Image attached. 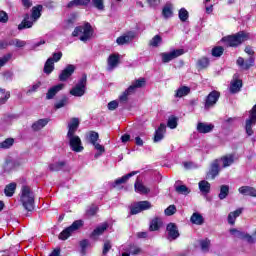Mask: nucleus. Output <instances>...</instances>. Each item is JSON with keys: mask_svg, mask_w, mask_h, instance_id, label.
Wrapping results in <instances>:
<instances>
[{"mask_svg": "<svg viewBox=\"0 0 256 256\" xmlns=\"http://www.w3.org/2000/svg\"><path fill=\"white\" fill-rule=\"evenodd\" d=\"M15 45V47H18L21 49V47H25L27 45V42L19 39H12V40H1L0 41V50L1 49H7V47H11Z\"/></svg>", "mask_w": 256, "mask_h": 256, "instance_id": "9d476101", "label": "nucleus"}, {"mask_svg": "<svg viewBox=\"0 0 256 256\" xmlns=\"http://www.w3.org/2000/svg\"><path fill=\"white\" fill-rule=\"evenodd\" d=\"M249 39V33L239 31L236 34L222 37L221 41L222 43H226L227 47H239V45H243V43H245V41H249Z\"/></svg>", "mask_w": 256, "mask_h": 256, "instance_id": "f257e3e1", "label": "nucleus"}, {"mask_svg": "<svg viewBox=\"0 0 256 256\" xmlns=\"http://www.w3.org/2000/svg\"><path fill=\"white\" fill-rule=\"evenodd\" d=\"M15 145L14 138H6L4 141L0 142V149H11Z\"/></svg>", "mask_w": 256, "mask_h": 256, "instance_id": "37998d69", "label": "nucleus"}, {"mask_svg": "<svg viewBox=\"0 0 256 256\" xmlns=\"http://www.w3.org/2000/svg\"><path fill=\"white\" fill-rule=\"evenodd\" d=\"M119 59V54H110L107 60L108 67H110V69H115V67L119 65Z\"/></svg>", "mask_w": 256, "mask_h": 256, "instance_id": "c85d7f7f", "label": "nucleus"}, {"mask_svg": "<svg viewBox=\"0 0 256 256\" xmlns=\"http://www.w3.org/2000/svg\"><path fill=\"white\" fill-rule=\"evenodd\" d=\"M0 93H2V95H5L4 97L0 98V105H5V103H7V101H9V99L11 98V92H6L5 89L0 88Z\"/></svg>", "mask_w": 256, "mask_h": 256, "instance_id": "09e8293b", "label": "nucleus"}, {"mask_svg": "<svg viewBox=\"0 0 256 256\" xmlns=\"http://www.w3.org/2000/svg\"><path fill=\"white\" fill-rule=\"evenodd\" d=\"M163 43L161 35H155L149 42L150 47H159V44Z\"/></svg>", "mask_w": 256, "mask_h": 256, "instance_id": "5fc2aeb1", "label": "nucleus"}, {"mask_svg": "<svg viewBox=\"0 0 256 256\" xmlns=\"http://www.w3.org/2000/svg\"><path fill=\"white\" fill-rule=\"evenodd\" d=\"M88 139L92 145H95V143L99 141V133L95 131H90L88 135Z\"/></svg>", "mask_w": 256, "mask_h": 256, "instance_id": "bf43d9fd", "label": "nucleus"}, {"mask_svg": "<svg viewBox=\"0 0 256 256\" xmlns=\"http://www.w3.org/2000/svg\"><path fill=\"white\" fill-rule=\"evenodd\" d=\"M19 165H21L19 162H15L11 159H6L2 167L4 171H13V169H15V167H19Z\"/></svg>", "mask_w": 256, "mask_h": 256, "instance_id": "f704fd0d", "label": "nucleus"}, {"mask_svg": "<svg viewBox=\"0 0 256 256\" xmlns=\"http://www.w3.org/2000/svg\"><path fill=\"white\" fill-rule=\"evenodd\" d=\"M221 161L223 163V167L226 168V167H230V165H233L235 160L233 158V155H230V156L221 157Z\"/></svg>", "mask_w": 256, "mask_h": 256, "instance_id": "8fccbe9b", "label": "nucleus"}, {"mask_svg": "<svg viewBox=\"0 0 256 256\" xmlns=\"http://www.w3.org/2000/svg\"><path fill=\"white\" fill-rule=\"evenodd\" d=\"M90 4L97 11H105V0H90Z\"/></svg>", "mask_w": 256, "mask_h": 256, "instance_id": "79ce46f5", "label": "nucleus"}, {"mask_svg": "<svg viewBox=\"0 0 256 256\" xmlns=\"http://www.w3.org/2000/svg\"><path fill=\"white\" fill-rule=\"evenodd\" d=\"M41 11H43V5H36L32 7L31 17L34 21H37L41 17Z\"/></svg>", "mask_w": 256, "mask_h": 256, "instance_id": "ea45409f", "label": "nucleus"}, {"mask_svg": "<svg viewBox=\"0 0 256 256\" xmlns=\"http://www.w3.org/2000/svg\"><path fill=\"white\" fill-rule=\"evenodd\" d=\"M75 65L68 64L59 74V81L65 82L68 81L70 77H72L73 73H75Z\"/></svg>", "mask_w": 256, "mask_h": 256, "instance_id": "9b49d317", "label": "nucleus"}, {"mask_svg": "<svg viewBox=\"0 0 256 256\" xmlns=\"http://www.w3.org/2000/svg\"><path fill=\"white\" fill-rule=\"evenodd\" d=\"M163 225V220L159 217H154L149 225V231H159Z\"/></svg>", "mask_w": 256, "mask_h": 256, "instance_id": "bb28decb", "label": "nucleus"}, {"mask_svg": "<svg viewBox=\"0 0 256 256\" xmlns=\"http://www.w3.org/2000/svg\"><path fill=\"white\" fill-rule=\"evenodd\" d=\"M92 35H93V27L89 22H86L83 26L82 36H80V41H83V43H87V41L91 39Z\"/></svg>", "mask_w": 256, "mask_h": 256, "instance_id": "ddd939ff", "label": "nucleus"}, {"mask_svg": "<svg viewBox=\"0 0 256 256\" xmlns=\"http://www.w3.org/2000/svg\"><path fill=\"white\" fill-rule=\"evenodd\" d=\"M106 229H109V224L103 223L100 226H97L90 234V239L97 241L103 233H105Z\"/></svg>", "mask_w": 256, "mask_h": 256, "instance_id": "2eb2a0df", "label": "nucleus"}, {"mask_svg": "<svg viewBox=\"0 0 256 256\" xmlns=\"http://www.w3.org/2000/svg\"><path fill=\"white\" fill-rule=\"evenodd\" d=\"M190 221L193 225H203L205 223V218L198 212H194L190 218Z\"/></svg>", "mask_w": 256, "mask_h": 256, "instance_id": "2f4dec72", "label": "nucleus"}, {"mask_svg": "<svg viewBox=\"0 0 256 256\" xmlns=\"http://www.w3.org/2000/svg\"><path fill=\"white\" fill-rule=\"evenodd\" d=\"M241 87H243V80L237 79L231 83L230 92L233 94L239 93V91H241Z\"/></svg>", "mask_w": 256, "mask_h": 256, "instance_id": "c9c22d12", "label": "nucleus"}, {"mask_svg": "<svg viewBox=\"0 0 256 256\" xmlns=\"http://www.w3.org/2000/svg\"><path fill=\"white\" fill-rule=\"evenodd\" d=\"M178 121H179V118H177L176 116H171L168 119L167 127H169V129H177Z\"/></svg>", "mask_w": 256, "mask_h": 256, "instance_id": "6e6d98bb", "label": "nucleus"}, {"mask_svg": "<svg viewBox=\"0 0 256 256\" xmlns=\"http://www.w3.org/2000/svg\"><path fill=\"white\" fill-rule=\"evenodd\" d=\"M29 19H30L29 14H25L24 19L18 25V30L19 31H23V29H31V27H33V21H29Z\"/></svg>", "mask_w": 256, "mask_h": 256, "instance_id": "393cba45", "label": "nucleus"}, {"mask_svg": "<svg viewBox=\"0 0 256 256\" xmlns=\"http://www.w3.org/2000/svg\"><path fill=\"white\" fill-rule=\"evenodd\" d=\"M147 85V80L145 78L136 79L129 87L128 91L136 92L137 89H143Z\"/></svg>", "mask_w": 256, "mask_h": 256, "instance_id": "6ab92c4d", "label": "nucleus"}, {"mask_svg": "<svg viewBox=\"0 0 256 256\" xmlns=\"http://www.w3.org/2000/svg\"><path fill=\"white\" fill-rule=\"evenodd\" d=\"M62 58H63V52L59 51V52H54L52 54V57H50L49 59H52L53 63H59V61H61Z\"/></svg>", "mask_w": 256, "mask_h": 256, "instance_id": "338daca9", "label": "nucleus"}, {"mask_svg": "<svg viewBox=\"0 0 256 256\" xmlns=\"http://www.w3.org/2000/svg\"><path fill=\"white\" fill-rule=\"evenodd\" d=\"M223 53H225V48H223V46H215L211 50L212 57L219 58L223 55Z\"/></svg>", "mask_w": 256, "mask_h": 256, "instance_id": "49530a36", "label": "nucleus"}, {"mask_svg": "<svg viewBox=\"0 0 256 256\" xmlns=\"http://www.w3.org/2000/svg\"><path fill=\"white\" fill-rule=\"evenodd\" d=\"M79 125V118H71L70 123L68 124L67 136L75 135V133H77V129H79Z\"/></svg>", "mask_w": 256, "mask_h": 256, "instance_id": "412c9836", "label": "nucleus"}, {"mask_svg": "<svg viewBox=\"0 0 256 256\" xmlns=\"http://www.w3.org/2000/svg\"><path fill=\"white\" fill-rule=\"evenodd\" d=\"M64 87H65V84H58V85L51 87L50 89H48V91L46 93V99H48V100L53 99V97H55V95H57V93L59 91H62V89Z\"/></svg>", "mask_w": 256, "mask_h": 256, "instance_id": "b1692460", "label": "nucleus"}, {"mask_svg": "<svg viewBox=\"0 0 256 256\" xmlns=\"http://www.w3.org/2000/svg\"><path fill=\"white\" fill-rule=\"evenodd\" d=\"M127 251L130 255H139V253H141V248L137 247L135 244H131L129 248H127Z\"/></svg>", "mask_w": 256, "mask_h": 256, "instance_id": "e2e57ef3", "label": "nucleus"}, {"mask_svg": "<svg viewBox=\"0 0 256 256\" xmlns=\"http://www.w3.org/2000/svg\"><path fill=\"white\" fill-rule=\"evenodd\" d=\"M253 125H256V104L249 111V117L245 122V131L248 137H251L255 132L253 131Z\"/></svg>", "mask_w": 256, "mask_h": 256, "instance_id": "39448f33", "label": "nucleus"}, {"mask_svg": "<svg viewBox=\"0 0 256 256\" xmlns=\"http://www.w3.org/2000/svg\"><path fill=\"white\" fill-rule=\"evenodd\" d=\"M112 248H113V245L111 244V241L106 240L103 245L102 254L107 255V253H109V251H111Z\"/></svg>", "mask_w": 256, "mask_h": 256, "instance_id": "0e129e2a", "label": "nucleus"}, {"mask_svg": "<svg viewBox=\"0 0 256 256\" xmlns=\"http://www.w3.org/2000/svg\"><path fill=\"white\" fill-rule=\"evenodd\" d=\"M13 57L11 53L5 54L2 58H0V67H5L7 63H9V60Z\"/></svg>", "mask_w": 256, "mask_h": 256, "instance_id": "69168bd1", "label": "nucleus"}, {"mask_svg": "<svg viewBox=\"0 0 256 256\" xmlns=\"http://www.w3.org/2000/svg\"><path fill=\"white\" fill-rule=\"evenodd\" d=\"M16 189H17V184L15 182L10 183L6 185L4 189V194L6 195V197H13V195H15Z\"/></svg>", "mask_w": 256, "mask_h": 256, "instance_id": "e433bc0d", "label": "nucleus"}, {"mask_svg": "<svg viewBox=\"0 0 256 256\" xmlns=\"http://www.w3.org/2000/svg\"><path fill=\"white\" fill-rule=\"evenodd\" d=\"M210 61L207 57H202L197 61V65L200 69H207L209 67Z\"/></svg>", "mask_w": 256, "mask_h": 256, "instance_id": "3c124183", "label": "nucleus"}, {"mask_svg": "<svg viewBox=\"0 0 256 256\" xmlns=\"http://www.w3.org/2000/svg\"><path fill=\"white\" fill-rule=\"evenodd\" d=\"M238 192L244 197H256V189L253 186H241Z\"/></svg>", "mask_w": 256, "mask_h": 256, "instance_id": "aec40b11", "label": "nucleus"}, {"mask_svg": "<svg viewBox=\"0 0 256 256\" xmlns=\"http://www.w3.org/2000/svg\"><path fill=\"white\" fill-rule=\"evenodd\" d=\"M189 93H191V88L189 86H182L176 90L175 97H186Z\"/></svg>", "mask_w": 256, "mask_h": 256, "instance_id": "58836bf2", "label": "nucleus"}, {"mask_svg": "<svg viewBox=\"0 0 256 256\" xmlns=\"http://www.w3.org/2000/svg\"><path fill=\"white\" fill-rule=\"evenodd\" d=\"M221 172V167L219 166V159H215L211 165H210V169L206 174V179H215V177H217V175H219V173Z\"/></svg>", "mask_w": 256, "mask_h": 256, "instance_id": "f8f14e48", "label": "nucleus"}, {"mask_svg": "<svg viewBox=\"0 0 256 256\" xmlns=\"http://www.w3.org/2000/svg\"><path fill=\"white\" fill-rule=\"evenodd\" d=\"M132 93H134L133 91L129 90V88H127L122 95L119 96V101L120 103H127V101H129V95H132Z\"/></svg>", "mask_w": 256, "mask_h": 256, "instance_id": "864d4df0", "label": "nucleus"}, {"mask_svg": "<svg viewBox=\"0 0 256 256\" xmlns=\"http://www.w3.org/2000/svg\"><path fill=\"white\" fill-rule=\"evenodd\" d=\"M43 71L46 75H51L52 71H55V62H53V59L48 58L46 60Z\"/></svg>", "mask_w": 256, "mask_h": 256, "instance_id": "473e14b6", "label": "nucleus"}, {"mask_svg": "<svg viewBox=\"0 0 256 256\" xmlns=\"http://www.w3.org/2000/svg\"><path fill=\"white\" fill-rule=\"evenodd\" d=\"M164 213L167 217H171L172 215H175V213H177V207L172 204L164 210Z\"/></svg>", "mask_w": 256, "mask_h": 256, "instance_id": "052dcab7", "label": "nucleus"}, {"mask_svg": "<svg viewBox=\"0 0 256 256\" xmlns=\"http://www.w3.org/2000/svg\"><path fill=\"white\" fill-rule=\"evenodd\" d=\"M9 21V15L7 12L0 10V23H7Z\"/></svg>", "mask_w": 256, "mask_h": 256, "instance_id": "774afa93", "label": "nucleus"}, {"mask_svg": "<svg viewBox=\"0 0 256 256\" xmlns=\"http://www.w3.org/2000/svg\"><path fill=\"white\" fill-rule=\"evenodd\" d=\"M166 231H168V237H170V239H173V240L178 239L179 228H177V224L170 222L166 226Z\"/></svg>", "mask_w": 256, "mask_h": 256, "instance_id": "f3484780", "label": "nucleus"}, {"mask_svg": "<svg viewBox=\"0 0 256 256\" xmlns=\"http://www.w3.org/2000/svg\"><path fill=\"white\" fill-rule=\"evenodd\" d=\"M162 15L164 19H170V17H173V4H166L162 9Z\"/></svg>", "mask_w": 256, "mask_h": 256, "instance_id": "4c0bfd02", "label": "nucleus"}, {"mask_svg": "<svg viewBox=\"0 0 256 256\" xmlns=\"http://www.w3.org/2000/svg\"><path fill=\"white\" fill-rule=\"evenodd\" d=\"M241 213H243V208H238L235 211L230 212L228 214L229 225H235V220L237 219V217H239L241 215Z\"/></svg>", "mask_w": 256, "mask_h": 256, "instance_id": "c756f323", "label": "nucleus"}, {"mask_svg": "<svg viewBox=\"0 0 256 256\" xmlns=\"http://www.w3.org/2000/svg\"><path fill=\"white\" fill-rule=\"evenodd\" d=\"M20 201L26 211H33L35 209V194L31 191V187L22 186Z\"/></svg>", "mask_w": 256, "mask_h": 256, "instance_id": "f03ea898", "label": "nucleus"}, {"mask_svg": "<svg viewBox=\"0 0 256 256\" xmlns=\"http://www.w3.org/2000/svg\"><path fill=\"white\" fill-rule=\"evenodd\" d=\"M91 3V0H71L67 4L68 9H72V7H87Z\"/></svg>", "mask_w": 256, "mask_h": 256, "instance_id": "a878e982", "label": "nucleus"}, {"mask_svg": "<svg viewBox=\"0 0 256 256\" xmlns=\"http://www.w3.org/2000/svg\"><path fill=\"white\" fill-rule=\"evenodd\" d=\"M178 17L182 23H185L189 19V12L185 8H181L178 12Z\"/></svg>", "mask_w": 256, "mask_h": 256, "instance_id": "603ef678", "label": "nucleus"}, {"mask_svg": "<svg viewBox=\"0 0 256 256\" xmlns=\"http://www.w3.org/2000/svg\"><path fill=\"white\" fill-rule=\"evenodd\" d=\"M148 209H151V202L147 200L139 201L130 208V215H138V213L148 211Z\"/></svg>", "mask_w": 256, "mask_h": 256, "instance_id": "0eeeda50", "label": "nucleus"}, {"mask_svg": "<svg viewBox=\"0 0 256 256\" xmlns=\"http://www.w3.org/2000/svg\"><path fill=\"white\" fill-rule=\"evenodd\" d=\"M167 131V126L163 123L160 124L158 129H156L154 134V143H159L165 135V132Z\"/></svg>", "mask_w": 256, "mask_h": 256, "instance_id": "5701e85b", "label": "nucleus"}, {"mask_svg": "<svg viewBox=\"0 0 256 256\" xmlns=\"http://www.w3.org/2000/svg\"><path fill=\"white\" fill-rule=\"evenodd\" d=\"M65 165H67V162L65 161H60V162H56L54 164H50L49 165V169L52 172H57V171H61V169H63V167H65Z\"/></svg>", "mask_w": 256, "mask_h": 256, "instance_id": "c03bdc74", "label": "nucleus"}, {"mask_svg": "<svg viewBox=\"0 0 256 256\" xmlns=\"http://www.w3.org/2000/svg\"><path fill=\"white\" fill-rule=\"evenodd\" d=\"M136 33L133 31H129L127 32V34L119 36L116 39V43L118 45H127V43H131V41H133V39H135Z\"/></svg>", "mask_w": 256, "mask_h": 256, "instance_id": "dca6fc26", "label": "nucleus"}, {"mask_svg": "<svg viewBox=\"0 0 256 256\" xmlns=\"http://www.w3.org/2000/svg\"><path fill=\"white\" fill-rule=\"evenodd\" d=\"M83 225V220L74 221L70 226L66 227L62 232L59 233L58 239H60V241H67V239H69V237H71L75 231H79Z\"/></svg>", "mask_w": 256, "mask_h": 256, "instance_id": "7ed1b4c3", "label": "nucleus"}, {"mask_svg": "<svg viewBox=\"0 0 256 256\" xmlns=\"http://www.w3.org/2000/svg\"><path fill=\"white\" fill-rule=\"evenodd\" d=\"M236 64L238 67H241V69H245V71H247L248 69H251L253 65H255V58L250 56L249 59L245 62L243 57H238Z\"/></svg>", "mask_w": 256, "mask_h": 256, "instance_id": "4468645a", "label": "nucleus"}, {"mask_svg": "<svg viewBox=\"0 0 256 256\" xmlns=\"http://www.w3.org/2000/svg\"><path fill=\"white\" fill-rule=\"evenodd\" d=\"M139 171H132L124 176H122L121 178H117L114 181L113 187H118V185H123L125 183H127V181H129V179H131V177H134V175H138Z\"/></svg>", "mask_w": 256, "mask_h": 256, "instance_id": "4be33fe9", "label": "nucleus"}, {"mask_svg": "<svg viewBox=\"0 0 256 256\" xmlns=\"http://www.w3.org/2000/svg\"><path fill=\"white\" fill-rule=\"evenodd\" d=\"M80 248H81V254L82 255H87V247H89L91 244L89 243L88 239H83L79 243Z\"/></svg>", "mask_w": 256, "mask_h": 256, "instance_id": "4d7b16f0", "label": "nucleus"}, {"mask_svg": "<svg viewBox=\"0 0 256 256\" xmlns=\"http://www.w3.org/2000/svg\"><path fill=\"white\" fill-rule=\"evenodd\" d=\"M196 129L198 133H202L205 135L207 133H211V131L215 129V125L207 124L205 122H198Z\"/></svg>", "mask_w": 256, "mask_h": 256, "instance_id": "a211bd4d", "label": "nucleus"}, {"mask_svg": "<svg viewBox=\"0 0 256 256\" xmlns=\"http://www.w3.org/2000/svg\"><path fill=\"white\" fill-rule=\"evenodd\" d=\"M219 97H221V93L219 91L214 90L210 92L205 99L204 108L211 109V107H215L217 101H219Z\"/></svg>", "mask_w": 256, "mask_h": 256, "instance_id": "6e6552de", "label": "nucleus"}, {"mask_svg": "<svg viewBox=\"0 0 256 256\" xmlns=\"http://www.w3.org/2000/svg\"><path fill=\"white\" fill-rule=\"evenodd\" d=\"M68 101H69V98H67V96H63L61 98V100H59L58 102H56L54 104V109H61V108L65 107V105H67Z\"/></svg>", "mask_w": 256, "mask_h": 256, "instance_id": "13d9d810", "label": "nucleus"}, {"mask_svg": "<svg viewBox=\"0 0 256 256\" xmlns=\"http://www.w3.org/2000/svg\"><path fill=\"white\" fill-rule=\"evenodd\" d=\"M181 55H185L184 49H175L169 53L164 52L161 54L162 63H169L170 61H173V59H177V57H181Z\"/></svg>", "mask_w": 256, "mask_h": 256, "instance_id": "1a4fd4ad", "label": "nucleus"}, {"mask_svg": "<svg viewBox=\"0 0 256 256\" xmlns=\"http://www.w3.org/2000/svg\"><path fill=\"white\" fill-rule=\"evenodd\" d=\"M198 187L201 193H204V195H208V193H211V183L207 182V180H201L198 183Z\"/></svg>", "mask_w": 256, "mask_h": 256, "instance_id": "7c9ffc66", "label": "nucleus"}, {"mask_svg": "<svg viewBox=\"0 0 256 256\" xmlns=\"http://www.w3.org/2000/svg\"><path fill=\"white\" fill-rule=\"evenodd\" d=\"M134 189L136 193H141L142 195H147V193H150L151 189L147 188L145 185L139 181V179L136 180L134 184Z\"/></svg>", "mask_w": 256, "mask_h": 256, "instance_id": "cd10ccee", "label": "nucleus"}, {"mask_svg": "<svg viewBox=\"0 0 256 256\" xmlns=\"http://www.w3.org/2000/svg\"><path fill=\"white\" fill-rule=\"evenodd\" d=\"M69 145L75 153H81L85 148L82 145L81 138L75 134L68 135Z\"/></svg>", "mask_w": 256, "mask_h": 256, "instance_id": "423d86ee", "label": "nucleus"}, {"mask_svg": "<svg viewBox=\"0 0 256 256\" xmlns=\"http://www.w3.org/2000/svg\"><path fill=\"white\" fill-rule=\"evenodd\" d=\"M48 123L49 119L47 118L39 119L38 121L34 122L31 127L34 131H41V129H43V127H46Z\"/></svg>", "mask_w": 256, "mask_h": 256, "instance_id": "72a5a7b5", "label": "nucleus"}, {"mask_svg": "<svg viewBox=\"0 0 256 256\" xmlns=\"http://www.w3.org/2000/svg\"><path fill=\"white\" fill-rule=\"evenodd\" d=\"M242 239H246L247 243L253 244L256 241V230L252 234H242Z\"/></svg>", "mask_w": 256, "mask_h": 256, "instance_id": "680f3d73", "label": "nucleus"}, {"mask_svg": "<svg viewBox=\"0 0 256 256\" xmlns=\"http://www.w3.org/2000/svg\"><path fill=\"white\" fill-rule=\"evenodd\" d=\"M228 195H229V185H221L220 193L218 195L219 199L223 201V199H227Z\"/></svg>", "mask_w": 256, "mask_h": 256, "instance_id": "a18cd8bd", "label": "nucleus"}, {"mask_svg": "<svg viewBox=\"0 0 256 256\" xmlns=\"http://www.w3.org/2000/svg\"><path fill=\"white\" fill-rule=\"evenodd\" d=\"M175 191L179 195H189V193H191V190L186 185L176 186Z\"/></svg>", "mask_w": 256, "mask_h": 256, "instance_id": "de8ad7c7", "label": "nucleus"}, {"mask_svg": "<svg viewBox=\"0 0 256 256\" xmlns=\"http://www.w3.org/2000/svg\"><path fill=\"white\" fill-rule=\"evenodd\" d=\"M87 91V74H83L78 83L70 90L73 97H83Z\"/></svg>", "mask_w": 256, "mask_h": 256, "instance_id": "20e7f679", "label": "nucleus"}, {"mask_svg": "<svg viewBox=\"0 0 256 256\" xmlns=\"http://www.w3.org/2000/svg\"><path fill=\"white\" fill-rule=\"evenodd\" d=\"M199 245L204 253H209V248L211 247V240L209 238L199 240Z\"/></svg>", "mask_w": 256, "mask_h": 256, "instance_id": "a19ab883", "label": "nucleus"}]
</instances>
